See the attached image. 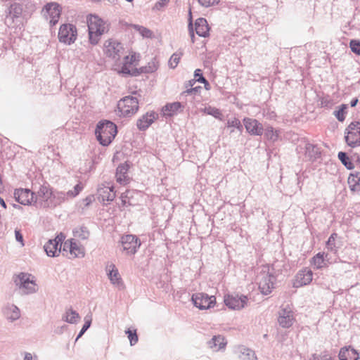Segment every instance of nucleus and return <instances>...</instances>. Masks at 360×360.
<instances>
[{
    "label": "nucleus",
    "mask_w": 360,
    "mask_h": 360,
    "mask_svg": "<svg viewBox=\"0 0 360 360\" xmlns=\"http://www.w3.org/2000/svg\"><path fill=\"white\" fill-rule=\"evenodd\" d=\"M117 133V126L111 121L99 122L95 129V134L101 145L108 146L111 143Z\"/></svg>",
    "instance_id": "obj_1"
},
{
    "label": "nucleus",
    "mask_w": 360,
    "mask_h": 360,
    "mask_svg": "<svg viewBox=\"0 0 360 360\" xmlns=\"http://www.w3.org/2000/svg\"><path fill=\"white\" fill-rule=\"evenodd\" d=\"M89 37L91 44H97L101 36L105 32V22L98 15L89 14L86 17Z\"/></svg>",
    "instance_id": "obj_2"
},
{
    "label": "nucleus",
    "mask_w": 360,
    "mask_h": 360,
    "mask_svg": "<svg viewBox=\"0 0 360 360\" xmlns=\"http://www.w3.org/2000/svg\"><path fill=\"white\" fill-rule=\"evenodd\" d=\"M30 274L20 273L14 279L20 295H30L37 292V284L34 281L30 279Z\"/></svg>",
    "instance_id": "obj_3"
},
{
    "label": "nucleus",
    "mask_w": 360,
    "mask_h": 360,
    "mask_svg": "<svg viewBox=\"0 0 360 360\" xmlns=\"http://www.w3.org/2000/svg\"><path fill=\"white\" fill-rule=\"evenodd\" d=\"M117 108L120 115L123 117H131L135 114L139 109V101L136 97L129 96H125L119 101Z\"/></svg>",
    "instance_id": "obj_4"
},
{
    "label": "nucleus",
    "mask_w": 360,
    "mask_h": 360,
    "mask_svg": "<svg viewBox=\"0 0 360 360\" xmlns=\"http://www.w3.org/2000/svg\"><path fill=\"white\" fill-rule=\"evenodd\" d=\"M259 288L264 295H269L274 288L276 278L269 272V269L264 267L257 276Z\"/></svg>",
    "instance_id": "obj_5"
},
{
    "label": "nucleus",
    "mask_w": 360,
    "mask_h": 360,
    "mask_svg": "<svg viewBox=\"0 0 360 360\" xmlns=\"http://www.w3.org/2000/svg\"><path fill=\"white\" fill-rule=\"evenodd\" d=\"M77 30L75 25L70 23L60 25L58 31L59 41L65 44H71L75 41Z\"/></svg>",
    "instance_id": "obj_6"
},
{
    "label": "nucleus",
    "mask_w": 360,
    "mask_h": 360,
    "mask_svg": "<svg viewBox=\"0 0 360 360\" xmlns=\"http://www.w3.org/2000/svg\"><path fill=\"white\" fill-rule=\"evenodd\" d=\"M347 144L355 148L360 146V122H352L346 129V135L345 136Z\"/></svg>",
    "instance_id": "obj_7"
},
{
    "label": "nucleus",
    "mask_w": 360,
    "mask_h": 360,
    "mask_svg": "<svg viewBox=\"0 0 360 360\" xmlns=\"http://www.w3.org/2000/svg\"><path fill=\"white\" fill-rule=\"evenodd\" d=\"M191 301L195 307L200 310H204L214 306L216 297L214 295L210 296L204 292H197L193 294Z\"/></svg>",
    "instance_id": "obj_8"
},
{
    "label": "nucleus",
    "mask_w": 360,
    "mask_h": 360,
    "mask_svg": "<svg viewBox=\"0 0 360 360\" xmlns=\"http://www.w3.org/2000/svg\"><path fill=\"white\" fill-rule=\"evenodd\" d=\"M297 151L298 153L304 151L305 158L310 161H315L321 157V150L318 146L306 141H301L297 147Z\"/></svg>",
    "instance_id": "obj_9"
},
{
    "label": "nucleus",
    "mask_w": 360,
    "mask_h": 360,
    "mask_svg": "<svg viewBox=\"0 0 360 360\" xmlns=\"http://www.w3.org/2000/svg\"><path fill=\"white\" fill-rule=\"evenodd\" d=\"M42 11L44 12V16L46 19H50L51 26H54L58 23L61 14V7L58 3H47L44 6Z\"/></svg>",
    "instance_id": "obj_10"
},
{
    "label": "nucleus",
    "mask_w": 360,
    "mask_h": 360,
    "mask_svg": "<svg viewBox=\"0 0 360 360\" xmlns=\"http://www.w3.org/2000/svg\"><path fill=\"white\" fill-rule=\"evenodd\" d=\"M22 11L23 8L20 4L16 2L11 4L6 11V24L8 26H12L13 23L19 22Z\"/></svg>",
    "instance_id": "obj_11"
},
{
    "label": "nucleus",
    "mask_w": 360,
    "mask_h": 360,
    "mask_svg": "<svg viewBox=\"0 0 360 360\" xmlns=\"http://www.w3.org/2000/svg\"><path fill=\"white\" fill-rule=\"evenodd\" d=\"M123 50L122 44L117 41L109 39L105 43V54L114 60H119L120 58Z\"/></svg>",
    "instance_id": "obj_12"
},
{
    "label": "nucleus",
    "mask_w": 360,
    "mask_h": 360,
    "mask_svg": "<svg viewBox=\"0 0 360 360\" xmlns=\"http://www.w3.org/2000/svg\"><path fill=\"white\" fill-rule=\"evenodd\" d=\"M123 250L127 254L134 255L141 245V241L134 235H126L122 237Z\"/></svg>",
    "instance_id": "obj_13"
},
{
    "label": "nucleus",
    "mask_w": 360,
    "mask_h": 360,
    "mask_svg": "<svg viewBox=\"0 0 360 360\" xmlns=\"http://www.w3.org/2000/svg\"><path fill=\"white\" fill-rule=\"evenodd\" d=\"M295 321L293 311L288 306L282 308L278 313V322L282 328L291 327Z\"/></svg>",
    "instance_id": "obj_14"
},
{
    "label": "nucleus",
    "mask_w": 360,
    "mask_h": 360,
    "mask_svg": "<svg viewBox=\"0 0 360 360\" xmlns=\"http://www.w3.org/2000/svg\"><path fill=\"white\" fill-rule=\"evenodd\" d=\"M14 198L20 204L28 205L34 201L35 193L28 188H17L14 191Z\"/></svg>",
    "instance_id": "obj_15"
},
{
    "label": "nucleus",
    "mask_w": 360,
    "mask_h": 360,
    "mask_svg": "<svg viewBox=\"0 0 360 360\" xmlns=\"http://www.w3.org/2000/svg\"><path fill=\"white\" fill-rule=\"evenodd\" d=\"M246 296L228 295L224 297L225 304L231 309H240L243 308L247 303Z\"/></svg>",
    "instance_id": "obj_16"
},
{
    "label": "nucleus",
    "mask_w": 360,
    "mask_h": 360,
    "mask_svg": "<svg viewBox=\"0 0 360 360\" xmlns=\"http://www.w3.org/2000/svg\"><path fill=\"white\" fill-rule=\"evenodd\" d=\"M243 123L247 131L250 135L261 136L264 132L262 124L255 119L244 118Z\"/></svg>",
    "instance_id": "obj_17"
},
{
    "label": "nucleus",
    "mask_w": 360,
    "mask_h": 360,
    "mask_svg": "<svg viewBox=\"0 0 360 360\" xmlns=\"http://www.w3.org/2000/svg\"><path fill=\"white\" fill-rule=\"evenodd\" d=\"M51 191L52 188L47 183L41 185L37 191V195H35L34 202L39 200L41 206L43 207H47L48 200H49L50 196H51Z\"/></svg>",
    "instance_id": "obj_18"
},
{
    "label": "nucleus",
    "mask_w": 360,
    "mask_h": 360,
    "mask_svg": "<svg viewBox=\"0 0 360 360\" xmlns=\"http://www.w3.org/2000/svg\"><path fill=\"white\" fill-rule=\"evenodd\" d=\"M158 117V115L155 112H146L137 120L138 129L141 131L146 130Z\"/></svg>",
    "instance_id": "obj_19"
},
{
    "label": "nucleus",
    "mask_w": 360,
    "mask_h": 360,
    "mask_svg": "<svg viewBox=\"0 0 360 360\" xmlns=\"http://www.w3.org/2000/svg\"><path fill=\"white\" fill-rule=\"evenodd\" d=\"M313 273L312 271L308 268H304L297 274L296 275V286H303L310 283L312 281Z\"/></svg>",
    "instance_id": "obj_20"
},
{
    "label": "nucleus",
    "mask_w": 360,
    "mask_h": 360,
    "mask_svg": "<svg viewBox=\"0 0 360 360\" xmlns=\"http://www.w3.org/2000/svg\"><path fill=\"white\" fill-rule=\"evenodd\" d=\"M51 195L48 200L47 207H56L68 200L65 192L63 191L52 189Z\"/></svg>",
    "instance_id": "obj_21"
},
{
    "label": "nucleus",
    "mask_w": 360,
    "mask_h": 360,
    "mask_svg": "<svg viewBox=\"0 0 360 360\" xmlns=\"http://www.w3.org/2000/svg\"><path fill=\"white\" fill-rule=\"evenodd\" d=\"M108 277L112 285L117 287L119 290L124 288V283L120 277L118 270L115 268L114 264L109 266Z\"/></svg>",
    "instance_id": "obj_22"
},
{
    "label": "nucleus",
    "mask_w": 360,
    "mask_h": 360,
    "mask_svg": "<svg viewBox=\"0 0 360 360\" xmlns=\"http://www.w3.org/2000/svg\"><path fill=\"white\" fill-rule=\"evenodd\" d=\"M98 198L102 201H112L115 197L114 188L112 186L102 184L98 188Z\"/></svg>",
    "instance_id": "obj_23"
},
{
    "label": "nucleus",
    "mask_w": 360,
    "mask_h": 360,
    "mask_svg": "<svg viewBox=\"0 0 360 360\" xmlns=\"http://www.w3.org/2000/svg\"><path fill=\"white\" fill-rule=\"evenodd\" d=\"M207 345L214 352H219L225 349L227 342L223 335H214L212 338L207 342Z\"/></svg>",
    "instance_id": "obj_24"
},
{
    "label": "nucleus",
    "mask_w": 360,
    "mask_h": 360,
    "mask_svg": "<svg viewBox=\"0 0 360 360\" xmlns=\"http://www.w3.org/2000/svg\"><path fill=\"white\" fill-rule=\"evenodd\" d=\"M338 357L340 360H358L359 353L351 346H345L340 349Z\"/></svg>",
    "instance_id": "obj_25"
},
{
    "label": "nucleus",
    "mask_w": 360,
    "mask_h": 360,
    "mask_svg": "<svg viewBox=\"0 0 360 360\" xmlns=\"http://www.w3.org/2000/svg\"><path fill=\"white\" fill-rule=\"evenodd\" d=\"M195 30L196 34L202 37H207L209 35V26L205 18H199L195 20Z\"/></svg>",
    "instance_id": "obj_26"
},
{
    "label": "nucleus",
    "mask_w": 360,
    "mask_h": 360,
    "mask_svg": "<svg viewBox=\"0 0 360 360\" xmlns=\"http://www.w3.org/2000/svg\"><path fill=\"white\" fill-rule=\"evenodd\" d=\"M129 165L125 164L120 165L116 169V179L118 183L126 185L129 183V179L127 176Z\"/></svg>",
    "instance_id": "obj_27"
},
{
    "label": "nucleus",
    "mask_w": 360,
    "mask_h": 360,
    "mask_svg": "<svg viewBox=\"0 0 360 360\" xmlns=\"http://www.w3.org/2000/svg\"><path fill=\"white\" fill-rule=\"evenodd\" d=\"M44 251L49 257H56L59 255L62 248H60L56 240L50 239L44 246Z\"/></svg>",
    "instance_id": "obj_28"
},
{
    "label": "nucleus",
    "mask_w": 360,
    "mask_h": 360,
    "mask_svg": "<svg viewBox=\"0 0 360 360\" xmlns=\"http://www.w3.org/2000/svg\"><path fill=\"white\" fill-rule=\"evenodd\" d=\"M4 314L6 318L11 322L18 320L20 317V311L14 304L7 305L4 309Z\"/></svg>",
    "instance_id": "obj_29"
},
{
    "label": "nucleus",
    "mask_w": 360,
    "mask_h": 360,
    "mask_svg": "<svg viewBox=\"0 0 360 360\" xmlns=\"http://www.w3.org/2000/svg\"><path fill=\"white\" fill-rule=\"evenodd\" d=\"M182 105L180 102H174L166 104L162 109L165 117H172L175 115L181 108Z\"/></svg>",
    "instance_id": "obj_30"
},
{
    "label": "nucleus",
    "mask_w": 360,
    "mask_h": 360,
    "mask_svg": "<svg viewBox=\"0 0 360 360\" xmlns=\"http://www.w3.org/2000/svg\"><path fill=\"white\" fill-rule=\"evenodd\" d=\"M238 358L240 360H257L255 352L244 346H240L238 348Z\"/></svg>",
    "instance_id": "obj_31"
},
{
    "label": "nucleus",
    "mask_w": 360,
    "mask_h": 360,
    "mask_svg": "<svg viewBox=\"0 0 360 360\" xmlns=\"http://www.w3.org/2000/svg\"><path fill=\"white\" fill-rule=\"evenodd\" d=\"M79 314L76 311L73 310L72 308L67 309L62 316L63 321L70 324L77 323L79 321Z\"/></svg>",
    "instance_id": "obj_32"
},
{
    "label": "nucleus",
    "mask_w": 360,
    "mask_h": 360,
    "mask_svg": "<svg viewBox=\"0 0 360 360\" xmlns=\"http://www.w3.org/2000/svg\"><path fill=\"white\" fill-rule=\"evenodd\" d=\"M348 184L352 191H360V172L351 174L348 178Z\"/></svg>",
    "instance_id": "obj_33"
},
{
    "label": "nucleus",
    "mask_w": 360,
    "mask_h": 360,
    "mask_svg": "<svg viewBox=\"0 0 360 360\" xmlns=\"http://www.w3.org/2000/svg\"><path fill=\"white\" fill-rule=\"evenodd\" d=\"M264 136L269 141L275 142L279 138V131L274 129L271 126H267L264 129Z\"/></svg>",
    "instance_id": "obj_34"
},
{
    "label": "nucleus",
    "mask_w": 360,
    "mask_h": 360,
    "mask_svg": "<svg viewBox=\"0 0 360 360\" xmlns=\"http://www.w3.org/2000/svg\"><path fill=\"white\" fill-rule=\"evenodd\" d=\"M70 254L74 257H83L84 256V249L77 242L73 240V243L70 245Z\"/></svg>",
    "instance_id": "obj_35"
},
{
    "label": "nucleus",
    "mask_w": 360,
    "mask_h": 360,
    "mask_svg": "<svg viewBox=\"0 0 360 360\" xmlns=\"http://www.w3.org/2000/svg\"><path fill=\"white\" fill-rule=\"evenodd\" d=\"M73 235L80 240H86L89 236V232L86 227L82 226L75 228L73 230Z\"/></svg>",
    "instance_id": "obj_36"
},
{
    "label": "nucleus",
    "mask_w": 360,
    "mask_h": 360,
    "mask_svg": "<svg viewBox=\"0 0 360 360\" xmlns=\"http://www.w3.org/2000/svg\"><path fill=\"white\" fill-rule=\"evenodd\" d=\"M338 157L339 160L341 161L342 165L347 169H352L354 166L352 162L351 161L349 157L347 155V154L345 152H339L338 154Z\"/></svg>",
    "instance_id": "obj_37"
},
{
    "label": "nucleus",
    "mask_w": 360,
    "mask_h": 360,
    "mask_svg": "<svg viewBox=\"0 0 360 360\" xmlns=\"http://www.w3.org/2000/svg\"><path fill=\"white\" fill-rule=\"evenodd\" d=\"M311 264L318 269L323 268L326 265L324 253H317L314 257H313L311 259Z\"/></svg>",
    "instance_id": "obj_38"
},
{
    "label": "nucleus",
    "mask_w": 360,
    "mask_h": 360,
    "mask_svg": "<svg viewBox=\"0 0 360 360\" xmlns=\"http://www.w3.org/2000/svg\"><path fill=\"white\" fill-rule=\"evenodd\" d=\"M309 360H334V357L328 351L324 350L319 354H313Z\"/></svg>",
    "instance_id": "obj_39"
},
{
    "label": "nucleus",
    "mask_w": 360,
    "mask_h": 360,
    "mask_svg": "<svg viewBox=\"0 0 360 360\" xmlns=\"http://www.w3.org/2000/svg\"><path fill=\"white\" fill-rule=\"evenodd\" d=\"M91 314H87L84 317V324L83 325L81 330L79 331V334L77 335L75 342H77L84 334V333L90 328L91 324Z\"/></svg>",
    "instance_id": "obj_40"
},
{
    "label": "nucleus",
    "mask_w": 360,
    "mask_h": 360,
    "mask_svg": "<svg viewBox=\"0 0 360 360\" xmlns=\"http://www.w3.org/2000/svg\"><path fill=\"white\" fill-rule=\"evenodd\" d=\"M348 106L347 104H341L339 109L334 111V115L340 122H343L345 120L346 110Z\"/></svg>",
    "instance_id": "obj_41"
},
{
    "label": "nucleus",
    "mask_w": 360,
    "mask_h": 360,
    "mask_svg": "<svg viewBox=\"0 0 360 360\" xmlns=\"http://www.w3.org/2000/svg\"><path fill=\"white\" fill-rule=\"evenodd\" d=\"M203 111L205 113L212 115L217 119H219L220 120H222L223 115L221 114V112L219 109H218L217 108L211 107V106L206 107L204 108Z\"/></svg>",
    "instance_id": "obj_42"
},
{
    "label": "nucleus",
    "mask_w": 360,
    "mask_h": 360,
    "mask_svg": "<svg viewBox=\"0 0 360 360\" xmlns=\"http://www.w3.org/2000/svg\"><path fill=\"white\" fill-rule=\"evenodd\" d=\"M226 127L228 128H236L240 132H242L243 129V127L240 122V121L236 117L230 118L227 120Z\"/></svg>",
    "instance_id": "obj_43"
},
{
    "label": "nucleus",
    "mask_w": 360,
    "mask_h": 360,
    "mask_svg": "<svg viewBox=\"0 0 360 360\" xmlns=\"http://www.w3.org/2000/svg\"><path fill=\"white\" fill-rule=\"evenodd\" d=\"M182 55L181 52H176L172 55L168 62L170 68L174 69L178 65Z\"/></svg>",
    "instance_id": "obj_44"
},
{
    "label": "nucleus",
    "mask_w": 360,
    "mask_h": 360,
    "mask_svg": "<svg viewBox=\"0 0 360 360\" xmlns=\"http://www.w3.org/2000/svg\"><path fill=\"white\" fill-rule=\"evenodd\" d=\"M133 27L139 33L145 38H151L153 36V32L149 29L139 25H134Z\"/></svg>",
    "instance_id": "obj_45"
},
{
    "label": "nucleus",
    "mask_w": 360,
    "mask_h": 360,
    "mask_svg": "<svg viewBox=\"0 0 360 360\" xmlns=\"http://www.w3.org/2000/svg\"><path fill=\"white\" fill-rule=\"evenodd\" d=\"M337 237L338 234L336 233H333L330 236L326 242V248L331 252L337 251V248L335 246V239L337 238Z\"/></svg>",
    "instance_id": "obj_46"
},
{
    "label": "nucleus",
    "mask_w": 360,
    "mask_h": 360,
    "mask_svg": "<svg viewBox=\"0 0 360 360\" xmlns=\"http://www.w3.org/2000/svg\"><path fill=\"white\" fill-rule=\"evenodd\" d=\"M158 64L155 60L148 63V65L145 67L141 68V72L144 73H152L158 69Z\"/></svg>",
    "instance_id": "obj_47"
},
{
    "label": "nucleus",
    "mask_w": 360,
    "mask_h": 360,
    "mask_svg": "<svg viewBox=\"0 0 360 360\" xmlns=\"http://www.w3.org/2000/svg\"><path fill=\"white\" fill-rule=\"evenodd\" d=\"M82 188L83 187L80 185V184H77V185L75 186L73 190L65 192V195H67L68 199L74 198L75 197H76L82 190Z\"/></svg>",
    "instance_id": "obj_48"
},
{
    "label": "nucleus",
    "mask_w": 360,
    "mask_h": 360,
    "mask_svg": "<svg viewBox=\"0 0 360 360\" xmlns=\"http://www.w3.org/2000/svg\"><path fill=\"white\" fill-rule=\"evenodd\" d=\"M126 333L128 335V338L131 346L137 343L139 339L136 330L132 331L130 329H128L127 330H126Z\"/></svg>",
    "instance_id": "obj_49"
},
{
    "label": "nucleus",
    "mask_w": 360,
    "mask_h": 360,
    "mask_svg": "<svg viewBox=\"0 0 360 360\" xmlns=\"http://www.w3.org/2000/svg\"><path fill=\"white\" fill-rule=\"evenodd\" d=\"M349 46L353 53L360 56V41L352 39L350 41Z\"/></svg>",
    "instance_id": "obj_50"
},
{
    "label": "nucleus",
    "mask_w": 360,
    "mask_h": 360,
    "mask_svg": "<svg viewBox=\"0 0 360 360\" xmlns=\"http://www.w3.org/2000/svg\"><path fill=\"white\" fill-rule=\"evenodd\" d=\"M194 79L198 82H207V79L204 77L200 69H196L195 70Z\"/></svg>",
    "instance_id": "obj_51"
},
{
    "label": "nucleus",
    "mask_w": 360,
    "mask_h": 360,
    "mask_svg": "<svg viewBox=\"0 0 360 360\" xmlns=\"http://www.w3.org/2000/svg\"><path fill=\"white\" fill-rule=\"evenodd\" d=\"M199 4L204 7H210L217 4L219 0H198Z\"/></svg>",
    "instance_id": "obj_52"
},
{
    "label": "nucleus",
    "mask_w": 360,
    "mask_h": 360,
    "mask_svg": "<svg viewBox=\"0 0 360 360\" xmlns=\"http://www.w3.org/2000/svg\"><path fill=\"white\" fill-rule=\"evenodd\" d=\"M131 192L129 191H127L124 193H122L121 195V200L123 205H131L129 202V194Z\"/></svg>",
    "instance_id": "obj_53"
},
{
    "label": "nucleus",
    "mask_w": 360,
    "mask_h": 360,
    "mask_svg": "<svg viewBox=\"0 0 360 360\" xmlns=\"http://www.w3.org/2000/svg\"><path fill=\"white\" fill-rule=\"evenodd\" d=\"M169 0H159L156 4H155L153 9H156L160 11L163 7L166 6L167 4L169 3Z\"/></svg>",
    "instance_id": "obj_54"
},
{
    "label": "nucleus",
    "mask_w": 360,
    "mask_h": 360,
    "mask_svg": "<svg viewBox=\"0 0 360 360\" xmlns=\"http://www.w3.org/2000/svg\"><path fill=\"white\" fill-rule=\"evenodd\" d=\"M15 240L21 244V246L25 245L23 236L21 233L20 230H18V229L15 230Z\"/></svg>",
    "instance_id": "obj_55"
},
{
    "label": "nucleus",
    "mask_w": 360,
    "mask_h": 360,
    "mask_svg": "<svg viewBox=\"0 0 360 360\" xmlns=\"http://www.w3.org/2000/svg\"><path fill=\"white\" fill-rule=\"evenodd\" d=\"M65 236L63 233H60L53 240H56V242H57L58 245L60 248H62V245H63V243H64L63 241L65 240Z\"/></svg>",
    "instance_id": "obj_56"
},
{
    "label": "nucleus",
    "mask_w": 360,
    "mask_h": 360,
    "mask_svg": "<svg viewBox=\"0 0 360 360\" xmlns=\"http://www.w3.org/2000/svg\"><path fill=\"white\" fill-rule=\"evenodd\" d=\"M189 14H190V16H191V11H189ZM188 30H189V33H190V35H191V38L192 42L194 43L195 36H194V32H193V30L191 17H190V22H189V24H188Z\"/></svg>",
    "instance_id": "obj_57"
},
{
    "label": "nucleus",
    "mask_w": 360,
    "mask_h": 360,
    "mask_svg": "<svg viewBox=\"0 0 360 360\" xmlns=\"http://www.w3.org/2000/svg\"><path fill=\"white\" fill-rule=\"evenodd\" d=\"M73 243V239L68 240L63 243L62 248L63 251H69L70 252V245Z\"/></svg>",
    "instance_id": "obj_58"
},
{
    "label": "nucleus",
    "mask_w": 360,
    "mask_h": 360,
    "mask_svg": "<svg viewBox=\"0 0 360 360\" xmlns=\"http://www.w3.org/2000/svg\"><path fill=\"white\" fill-rule=\"evenodd\" d=\"M23 360H38V357L37 355L32 354L30 352H25Z\"/></svg>",
    "instance_id": "obj_59"
},
{
    "label": "nucleus",
    "mask_w": 360,
    "mask_h": 360,
    "mask_svg": "<svg viewBox=\"0 0 360 360\" xmlns=\"http://www.w3.org/2000/svg\"><path fill=\"white\" fill-rule=\"evenodd\" d=\"M201 87L200 86H196V87H193V88H190V89H186V91H184L182 94H191L193 93H196L198 91L199 89H200Z\"/></svg>",
    "instance_id": "obj_60"
},
{
    "label": "nucleus",
    "mask_w": 360,
    "mask_h": 360,
    "mask_svg": "<svg viewBox=\"0 0 360 360\" xmlns=\"http://www.w3.org/2000/svg\"><path fill=\"white\" fill-rule=\"evenodd\" d=\"M196 82V81L193 79H191V80H188V82H186L185 83V87L188 89H190V88H192V86L195 84V83Z\"/></svg>",
    "instance_id": "obj_61"
},
{
    "label": "nucleus",
    "mask_w": 360,
    "mask_h": 360,
    "mask_svg": "<svg viewBox=\"0 0 360 360\" xmlns=\"http://www.w3.org/2000/svg\"><path fill=\"white\" fill-rule=\"evenodd\" d=\"M94 198L93 196H87L84 200L85 205L89 206L93 201Z\"/></svg>",
    "instance_id": "obj_62"
},
{
    "label": "nucleus",
    "mask_w": 360,
    "mask_h": 360,
    "mask_svg": "<svg viewBox=\"0 0 360 360\" xmlns=\"http://www.w3.org/2000/svg\"><path fill=\"white\" fill-rule=\"evenodd\" d=\"M120 72L124 75H130V70L126 65L122 67Z\"/></svg>",
    "instance_id": "obj_63"
},
{
    "label": "nucleus",
    "mask_w": 360,
    "mask_h": 360,
    "mask_svg": "<svg viewBox=\"0 0 360 360\" xmlns=\"http://www.w3.org/2000/svg\"><path fill=\"white\" fill-rule=\"evenodd\" d=\"M357 103H358V98H353V99L351 101V102H350V105H351L352 107H355V106L356 105Z\"/></svg>",
    "instance_id": "obj_64"
}]
</instances>
